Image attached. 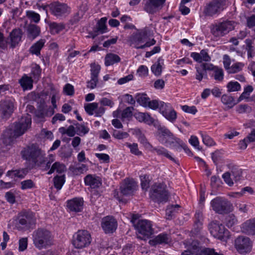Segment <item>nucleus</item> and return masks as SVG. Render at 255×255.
I'll return each mask as SVG.
<instances>
[{
  "instance_id": "nucleus-11",
  "label": "nucleus",
  "mask_w": 255,
  "mask_h": 255,
  "mask_svg": "<svg viewBox=\"0 0 255 255\" xmlns=\"http://www.w3.org/2000/svg\"><path fill=\"white\" fill-rule=\"evenodd\" d=\"M208 229L211 235L216 238L223 240L229 236V232L225 226L217 221H213L208 225Z\"/></svg>"
},
{
  "instance_id": "nucleus-13",
  "label": "nucleus",
  "mask_w": 255,
  "mask_h": 255,
  "mask_svg": "<svg viewBox=\"0 0 255 255\" xmlns=\"http://www.w3.org/2000/svg\"><path fill=\"white\" fill-rule=\"evenodd\" d=\"M235 248L241 254H247L251 252L252 243L247 237L239 236L235 240Z\"/></svg>"
},
{
  "instance_id": "nucleus-12",
  "label": "nucleus",
  "mask_w": 255,
  "mask_h": 255,
  "mask_svg": "<svg viewBox=\"0 0 255 255\" xmlns=\"http://www.w3.org/2000/svg\"><path fill=\"white\" fill-rule=\"evenodd\" d=\"M151 221L147 220H139L134 227L139 234L143 236V238H149L153 234V229Z\"/></svg>"
},
{
  "instance_id": "nucleus-14",
  "label": "nucleus",
  "mask_w": 255,
  "mask_h": 255,
  "mask_svg": "<svg viewBox=\"0 0 255 255\" xmlns=\"http://www.w3.org/2000/svg\"><path fill=\"white\" fill-rule=\"evenodd\" d=\"M101 225L105 234H112L117 229L118 222L113 216H107L102 218Z\"/></svg>"
},
{
  "instance_id": "nucleus-45",
  "label": "nucleus",
  "mask_w": 255,
  "mask_h": 255,
  "mask_svg": "<svg viewBox=\"0 0 255 255\" xmlns=\"http://www.w3.org/2000/svg\"><path fill=\"white\" fill-rule=\"evenodd\" d=\"M101 70V67L98 64L92 63L91 64V78L98 79L99 74Z\"/></svg>"
},
{
  "instance_id": "nucleus-52",
  "label": "nucleus",
  "mask_w": 255,
  "mask_h": 255,
  "mask_svg": "<svg viewBox=\"0 0 255 255\" xmlns=\"http://www.w3.org/2000/svg\"><path fill=\"white\" fill-rule=\"evenodd\" d=\"M133 109V107H128L123 110L121 114V119L124 121L125 119L131 118L132 116V110Z\"/></svg>"
},
{
  "instance_id": "nucleus-28",
  "label": "nucleus",
  "mask_w": 255,
  "mask_h": 255,
  "mask_svg": "<svg viewBox=\"0 0 255 255\" xmlns=\"http://www.w3.org/2000/svg\"><path fill=\"white\" fill-rule=\"evenodd\" d=\"M150 151L153 153H156L158 156L165 157L174 162L176 161L175 159L169 153L168 151L162 146L153 147L152 146V148H151Z\"/></svg>"
},
{
  "instance_id": "nucleus-49",
  "label": "nucleus",
  "mask_w": 255,
  "mask_h": 255,
  "mask_svg": "<svg viewBox=\"0 0 255 255\" xmlns=\"http://www.w3.org/2000/svg\"><path fill=\"white\" fill-rule=\"evenodd\" d=\"M61 132L66 133L69 136H74L76 133V127L75 128L73 126H70L66 129L64 128H60Z\"/></svg>"
},
{
  "instance_id": "nucleus-1",
  "label": "nucleus",
  "mask_w": 255,
  "mask_h": 255,
  "mask_svg": "<svg viewBox=\"0 0 255 255\" xmlns=\"http://www.w3.org/2000/svg\"><path fill=\"white\" fill-rule=\"evenodd\" d=\"M22 158L32 164V168H39L42 171L49 169L54 159L46 156L45 152L38 145L35 143L29 144L24 147L20 152Z\"/></svg>"
},
{
  "instance_id": "nucleus-46",
  "label": "nucleus",
  "mask_w": 255,
  "mask_h": 255,
  "mask_svg": "<svg viewBox=\"0 0 255 255\" xmlns=\"http://www.w3.org/2000/svg\"><path fill=\"white\" fill-rule=\"evenodd\" d=\"M137 135L138 141L146 148L150 150L151 148H152V145L148 142L144 135L139 130H138Z\"/></svg>"
},
{
  "instance_id": "nucleus-35",
  "label": "nucleus",
  "mask_w": 255,
  "mask_h": 255,
  "mask_svg": "<svg viewBox=\"0 0 255 255\" xmlns=\"http://www.w3.org/2000/svg\"><path fill=\"white\" fill-rule=\"evenodd\" d=\"M121 58L118 55L109 53L105 57V64L106 66H109L119 62Z\"/></svg>"
},
{
  "instance_id": "nucleus-25",
  "label": "nucleus",
  "mask_w": 255,
  "mask_h": 255,
  "mask_svg": "<svg viewBox=\"0 0 255 255\" xmlns=\"http://www.w3.org/2000/svg\"><path fill=\"white\" fill-rule=\"evenodd\" d=\"M34 82V80L26 74H23L18 80V83L23 91L31 90Z\"/></svg>"
},
{
  "instance_id": "nucleus-29",
  "label": "nucleus",
  "mask_w": 255,
  "mask_h": 255,
  "mask_svg": "<svg viewBox=\"0 0 255 255\" xmlns=\"http://www.w3.org/2000/svg\"><path fill=\"white\" fill-rule=\"evenodd\" d=\"M45 42V39H40L34 43L29 48V51L30 53L37 56H39L40 55V51L44 47Z\"/></svg>"
},
{
  "instance_id": "nucleus-41",
  "label": "nucleus",
  "mask_w": 255,
  "mask_h": 255,
  "mask_svg": "<svg viewBox=\"0 0 255 255\" xmlns=\"http://www.w3.org/2000/svg\"><path fill=\"white\" fill-rule=\"evenodd\" d=\"M75 126L76 133L81 136H84L87 134L90 130L89 128L84 125L77 123L75 124Z\"/></svg>"
},
{
  "instance_id": "nucleus-54",
  "label": "nucleus",
  "mask_w": 255,
  "mask_h": 255,
  "mask_svg": "<svg viewBox=\"0 0 255 255\" xmlns=\"http://www.w3.org/2000/svg\"><path fill=\"white\" fill-rule=\"evenodd\" d=\"M172 109L173 108L171 104L160 101L159 111L162 115H164L165 113H168V111H171Z\"/></svg>"
},
{
  "instance_id": "nucleus-59",
  "label": "nucleus",
  "mask_w": 255,
  "mask_h": 255,
  "mask_svg": "<svg viewBox=\"0 0 255 255\" xmlns=\"http://www.w3.org/2000/svg\"><path fill=\"white\" fill-rule=\"evenodd\" d=\"M201 136L202 137V140L203 143L207 146H210L215 145L216 143L213 140V139L209 135L202 133Z\"/></svg>"
},
{
  "instance_id": "nucleus-31",
  "label": "nucleus",
  "mask_w": 255,
  "mask_h": 255,
  "mask_svg": "<svg viewBox=\"0 0 255 255\" xmlns=\"http://www.w3.org/2000/svg\"><path fill=\"white\" fill-rule=\"evenodd\" d=\"M135 119L139 122H144L148 125H152L153 124L154 120L147 113L138 112L134 114Z\"/></svg>"
},
{
  "instance_id": "nucleus-34",
  "label": "nucleus",
  "mask_w": 255,
  "mask_h": 255,
  "mask_svg": "<svg viewBox=\"0 0 255 255\" xmlns=\"http://www.w3.org/2000/svg\"><path fill=\"white\" fill-rule=\"evenodd\" d=\"M163 64V60L159 58L157 61L151 66V70L156 76H159L161 75Z\"/></svg>"
},
{
  "instance_id": "nucleus-37",
  "label": "nucleus",
  "mask_w": 255,
  "mask_h": 255,
  "mask_svg": "<svg viewBox=\"0 0 255 255\" xmlns=\"http://www.w3.org/2000/svg\"><path fill=\"white\" fill-rule=\"evenodd\" d=\"M49 170L47 172V174L50 175L56 171L59 173H61L64 172L66 170V167L64 164L59 162H55L52 164L51 168H49Z\"/></svg>"
},
{
  "instance_id": "nucleus-10",
  "label": "nucleus",
  "mask_w": 255,
  "mask_h": 255,
  "mask_svg": "<svg viewBox=\"0 0 255 255\" xmlns=\"http://www.w3.org/2000/svg\"><path fill=\"white\" fill-rule=\"evenodd\" d=\"M211 206L216 213L223 214L230 211L231 204L226 199L217 197L211 201Z\"/></svg>"
},
{
  "instance_id": "nucleus-61",
  "label": "nucleus",
  "mask_w": 255,
  "mask_h": 255,
  "mask_svg": "<svg viewBox=\"0 0 255 255\" xmlns=\"http://www.w3.org/2000/svg\"><path fill=\"white\" fill-rule=\"evenodd\" d=\"M26 15L29 18L35 22H38L40 20L39 14L34 11H28Z\"/></svg>"
},
{
  "instance_id": "nucleus-62",
  "label": "nucleus",
  "mask_w": 255,
  "mask_h": 255,
  "mask_svg": "<svg viewBox=\"0 0 255 255\" xmlns=\"http://www.w3.org/2000/svg\"><path fill=\"white\" fill-rule=\"evenodd\" d=\"M232 174L230 172H226L222 175L224 181L230 186H233L234 182L232 178L231 177Z\"/></svg>"
},
{
  "instance_id": "nucleus-16",
  "label": "nucleus",
  "mask_w": 255,
  "mask_h": 255,
  "mask_svg": "<svg viewBox=\"0 0 255 255\" xmlns=\"http://www.w3.org/2000/svg\"><path fill=\"white\" fill-rule=\"evenodd\" d=\"M137 185L131 179H125L120 186L121 193L125 196L132 195L136 190Z\"/></svg>"
},
{
  "instance_id": "nucleus-48",
  "label": "nucleus",
  "mask_w": 255,
  "mask_h": 255,
  "mask_svg": "<svg viewBox=\"0 0 255 255\" xmlns=\"http://www.w3.org/2000/svg\"><path fill=\"white\" fill-rule=\"evenodd\" d=\"M229 92L238 91L241 89V85L238 82H230L227 85Z\"/></svg>"
},
{
  "instance_id": "nucleus-57",
  "label": "nucleus",
  "mask_w": 255,
  "mask_h": 255,
  "mask_svg": "<svg viewBox=\"0 0 255 255\" xmlns=\"http://www.w3.org/2000/svg\"><path fill=\"white\" fill-rule=\"evenodd\" d=\"M113 135L116 138L122 139L128 137L129 134L127 132L121 131L118 130H114Z\"/></svg>"
},
{
  "instance_id": "nucleus-32",
  "label": "nucleus",
  "mask_w": 255,
  "mask_h": 255,
  "mask_svg": "<svg viewBox=\"0 0 255 255\" xmlns=\"http://www.w3.org/2000/svg\"><path fill=\"white\" fill-rule=\"evenodd\" d=\"M29 170L27 168H21L14 170H9L6 173V176L11 178L18 177L23 178L28 173Z\"/></svg>"
},
{
  "instance_id": "nucleus-42",
  "label": "nucleus",
  "mask_w": 255,
  "mask_h": 255,
  "mask_svg": "<svg viewBox=\"0 0 255 255\" xmlns=\"http://www.w3.org/2000/svg\"><path fill=\"white\" fill-rule=\"evenodd\" d=\"M54 186L58 190H60L65 182V176L56 175L53 178Z\"/></svg>"
},
{
  "instance_id": "nucleus-50",
  "label": "nucleus",
  "mask_w": 255,
  "mask_h": 255,
  "mask_svg": "<svg viewBox=\"0 0 255 255\" xmlns=\"http://www.w3.org/2000/svg\"><path fill=\"white\" fill-rule=\"evenodd\" d=\"M167 120L171 123H174L177 119V113L173 108L167 113L163 115Z\"/></svg>"
},
{
  "instance_id": "nucleus-63",
  "label": "nucleus",
  "mask_w": 255,
  "mask_h": 255,
  "mask_svg": "<svg viewBox=\"0 0 255 255\" xmlns=\"http://www.w3.org/2000/svg\"><path fill=\"white\" fill-rule=\"evenodd\" d=\"M28 240L27 238H23L19 240L18 250L20 252H23L27 248Z\"/></svg>"
},
{
  "instance_id": "nucleus-64",
  "label": "nucleus",
  "mask_w": 255,
  "mask_h": 255,
  "mask_svg": "<svg viewBox=\"0 0 255 255\" xmlns=\"http://www.w3.org/2000/svg\"><path fill=\"white\" fill-rule=\"evenodd\" d=\"M137 73L138 74L139 76L146 77L148 73V68L145 65H141L138 67L137 70Z\"/></svg>"
},
{
  "instance_id": "nucleus-22",
  "label": "nucleus",
  "mask_w": 255,
  "mask_h": 255,
  "mask_svg": "<svg viewBox=\"0 0 255 255\" xmlns=\"http://www.w3.org/2000/svg\"><path fill=\"white\" fill-rule=\"evenodd\" d=\"M23 32L19 28L14 29L10 33L9 38L10 41L8 43L10 44V47L14 48L21 41Z\"/></svg>"
},
{
  "instance_id": "nucleus-51",
  "label": "nucleus",
  "mask_w": 255,
  "mask_h": 255,
  "mask_svg": "<svg viewBox=\"0 0 255 255\" xmlns=\"http://www.w3.org/2000/svg\"><path fill=\"white\" fill-rule=\"evenodd\" d=\"M35 187V183L31 179H27L21 182V188L22 190L32 189Z\"/></svg>"
},
{
  "instance_id": "nucleus-15",
  "label": "nucleus",
  "mask_w": 255,
  "mask_h": 255,
  "mask_svg": "<svg viewBox=\"0 0 255 255\" xmlns=\"http://www.w3.org/2000/svg\"><path fill=\"white\" fill-rule=\"evenodd\" d=\"M157 136L158 140L162 144L167 145L171 144L175 141V137L173 133L166 127H158L157 129Z\"/></svg>"
},
{
  "instance_id": "nucleus-20",
  "label": "nucleus",
  "mask_w": 255,
  "mask_h": 255,
  "mask_svg": "<svg viewBox=\"0 0 255 255\" xmlns=\"http://www.w3.org/2000/svg\"><path fill=\"white\" fill-rule=\"evenodd\" d=\"M84 182L86 186L91 188H99L102 185L101 178L95 174H88L84 178Z\"/></svg>"
},
{
  "instance_id": "nucleus-17",
  "label": "nucleus",
  "mask_w": 255,
  "mask_h": 255,
  "mask_svg": "<svg viewBox=\"0 0 255 255\" xmlns=\"http://www.w3.org/2000/svg\"><path fill=\"white\" fill-rule=\"evenodd\" d=\"M166 0H144L145 1L143 9L147 12L153 14L155 13L158 8L162 7Z\"/></svg>"
},
{
  "instance_id": "nucleus-6",
  "label": "nucleus",
  "mask_w": 255,
  "mask_h": 255,
  "mask_svg": "<svg viewBox=\"0 0 255 255\" xmlns=\"http://www.w3.org/2000/svg\"><path fill=\"white\" fill-rule=\"evenodd\" d=\"M147 37V30L144 29L132 35L129 41L131 44H133L136 49H144L145 47L153 45L156 43V41L152 39L150 41H147L145 44H141L145 41Z\"/></svg>"
},
{
  "instance_id": "nucleus-18",
  "label": "nucleus",
  "mask_w": 255,
  "mask_h": 255,
  "mask_svg": "<svg viewBox=\"0 0 255 255\" xmlns=\"http://www.w3.org/2000/svg\"><path fill=\"white\" fill-rule=\"evenodd\" d=\"M0 111L3 118H8L13 112L14 105L10 100L1 101Z\"/></svg>"
},
{
  "instance_id": "nucleus-7",
  "label": "nucleus",
  "mask_w": 255,
  "mask_h": 255,
  "mask_svg": "<svg viewBox=\"0 0 255 255\" xmlns=\"http://www.w3.org/2000/svg\"><path fill=\"white\" fill-rule=\"evenodd\" d=\"M235 27L234 21L226 20L213 25L211 30L215 36L222 37L233 30Z\"/></svg>"
},
{
  "instance_id": "nucleus-43",
  "label": "nucleus",
  "mask_w": 255,
  "mask_h": 255,
  "mask_svg": "<svg viewBox=\"0 0 255 255\" xmlns=\"http://www.w3.org/2000/svg\"><path fill=\"white\" fill-rule=\"evenodd\" d=\"M221 101L224 105H228L230 108L234 106L237 103L235 102L233 97L226 94L223 95L221 97Z\"/></svg>"
},
{
  "instance_id": "nucleus-5",
  "label": "nucleus",
  "mask_w": 255,
  "mask_h": 255,
  "mask_svg": "<svg viewBox=\"0 0 255 255\" xmlns=\"http://www.w3.org/2000/svg\"><path fill=\"white\" fill-rule=\"evenodd\" d=\"M226 7V0H212L204 6L203 13L205 16L213 17L220 14Z\"/></svg>"
},
{
  "instance_id": "nucleus-39",
  "label": "nucleus",
  "mask_w": 255,
  "mask_h": 255,
  "mask_svg": "<svg viewBox=\"0 0 255 255\" xmlns=\"http://www.w3.org/2000/svg\"><path fill=\"white\" fill-rule=\"evenodd\" d=\"M180 207V206L178 205L168 206L166 210V219L171 220L175 214L177 212Z\"/></svg>"
},
{
  "instance_id": "nucleus-30",
  "label": "nucleus",
  "mask_w": 255,
  "mask_h": 255,
  "mask_svg": "<svg viewBox=\"0 0 255 255\" xmlns=\"http://www.w3.org/2000/svg\"><path fill=\"white\" fill-rule=\"evenodd\" d=\"M40 33V28L35 24H30L27 28V38L31 40H34Z\"/></svg>"
},
{
  "instance_id": "nucleus-21",
  "label": "nucleus",
  "mask_w": 255,
  "mask_h": 255,
  "mask_svg": "<svg viewBox=\"0 0 255 255\" xmlns=\"http://www.w3.org/2000/svg\"><path fill=\"white\" fill-rule=\"evenodd\" d=\"M84 201L82 198H75L67 202L68 209L72 212H79L83 209Z\"/></svg>"
},
{
  "instance_id": "nucleus-47",
  "label": "nucleus",
  "mask_w": 255,
  "mask_h": 255,
  "mask_svg": "<svg viewBox=\"0 0 255 255\" xmlns=\"http://www.w3.org/2000/svg\"><path fill=\"white\" fill-rule=\"evenodd\" d=\"M246 43L247 45L246 49L248 52V58H252L255 55L254 48L252 45V41L251 39H247L246 40Z\"/></svg>"
},
{
  "instance_id": "nucleus-19",
  "label": "nucleus",
  "mask_w": 255,
  "mask_h": 255,
  "mask_svg": "<svg viewBox=\"0 0 255 255\" xmlns=\"http://www.w3.org/2000/svg\"><path fill=\"white\" fill-rule=\"evenodd\" d=\"M51 13L58 17L61 16L68 11V6L64 3L55 2L49 5Z\"/></svg>"
},
{
  "instance_id": "nucleus-55",
  "label": "nucleus",
  "mask_w": 255,
  "mask_h": 255,
  "mask_svg": "<svg viewBox=\"0 0 255 255\" xmlns=\"http://www.w3.org/2000/svg\"><path fill=\"white\" fill-rule=\"evenodd\" d=\"M244 64L242 63L238 62L233 64L228 71L229 73H235L242 70Z\"/></svg>"
},
{
  "instance_id": "nucleus-36",
  "label": "nucleus",
  "mask_w": 255,
  "mask_h": 255,
  "mask_svg": "<svg viewBox=\"0 0 255 255\" xmlns=\"http://www.w3.org/2000/svg\"><path fill=\"white\" fill-rule=\"evenodd\" d=\"M168 236L167 234H160L157 236L154 239L149 241L151 245L154 246L157 244H166L168 242Z\"/></svg>"
},
{
  "instance_id": "nucleus-38",
  "label": "nucleus",
  "mask_w": 255,
  "mask_h": 255,
  "mask_svg": "<svg viewBox=\"0 0 255 255\" xmlns=\"http://www.w3.org/2000/svg\"><path fill=\"white\" fill-rule=\"evenodd\" d=\"M135 99L140 105L144 107H147L148 101L150 100L147 95L143 93L137 94Z\"/></svg>"
},
{
  "instance_id": "nucleus-4",
  "label": "nucleus",
  "mask_w": 255,
  "mask_h": 255,
  "mask_svg": "<svg viewBox=\"0 0 255 255\" xmlns=\"http://www.w3.org/2000/svg\"><path fill=\"white\" fill-rule=\"evenodd\" d=\"M35 222V218L32 212L23 211L17 215L14 220V225L19 231H26L31 228Z\"/></svg>"
},
{
  "instance_id": "nucleus-9",
  "label": "nucleus",
  "mask_w": 255,
  "mask_h": 255,
  "mask_svg": "<svg viewBox=\"0 0 255 255\" xmlns=\"http://www.w3.org/2000/svg\"><path fill=\"white\" fill-rule=\"evenodd\" d=\"M91 242L90 234L86 230H79L73 236L72 244L77 249L88 246Z\"/></svg>"
},
{
  "instance_id": "nucleus-53",
  "label": "nucleus",
  "mask_w": 255,
  "mask_h": 255,
  "mask_svg": "<svg viewBox=\"0 0 255 255\" xmlns=\"http://www.w3.org/2000/svg\"><path fill=\"white\" fill-rule=\"evenodd\" d=\"M225 222L227 226L231 228L237 223V220L234 215L230 214L226 217Z\"/></svg>"
},
{
  "instance_id": "nucleus-33",
  "label": "nucleus",
  "mask_w": 255,
  "mask_h": 255,
  "mask_svg": "<svg viewBox=\"0 0 255 255\" xmlns=\"http://www.w3.org/2000/svg\"><path fill=\"white\" fill-rule=\"evenodd\" d=\"M41 74V69L40 67L37 64H34L32 66L31 69V72L29 76L34 80L35 82H37L40 77Z\"/></svg>"
},
{
  "instance_id": "nucleus-27",
  "label": "nucleus",
  "mask_w": 255,
  "mask_h": 255,
  "mask_svg": "<svg viewBox=\"0 0 255 255\" xmlns=\"http://www.w3.org/2000/svg\"><path fill=\"white\" fill-rule=\"evenodd\" d=\"M242 231L248 235H255V220H249L242 224Z\"/></svg>"
},
{
  "instance_id": "nucleus-23",
  "label": "nucleus",
  "mask_w": 255,
  "mask_h": 255,
  "mask_svg": "<svg viewBox=\"0 0 255 255\" xmlns=\"http://www.w3.org/2000/svg\"><path fill=\"white\" fill-rule=\"evenodd\" d=\"M107 18L106 17L101 18L97 22L96 26L94 28L93 32L91 34L92 38H95L99 33L102 34L107 31V27L106 25Z\"/></svg>"
},
{
  "instance_id": "nucleus-56",
  "label": "nucleus",
  "mask_w": 255,
  "mask_h": 255,
  "mask_svg": "<svg viewBox=\"0 0 255 255\" xmlns=\"http://www.w3.org/2000/svg\"><path fill=\"white\" fill-rule=\"evenodd\" d=\"M202 253L203 255H224L221 251L218 252L214 249L208 248L203 249Z\"/></svg>"
},
{
  "instance_id": "nucleus-8",
  "label": "nucleus",
  "mask_w": 255,
  "mask_h": 255,
  "mask_svg": "<svg viewBox=\"0 0 255 255\" xmlns=\"http://www.w3.org/2000/svg\"><path fill=\"white\" fill-rule=\"evenodd\" d=\"M168 193L166 185L163 183L155 184L150 191V198L155 202H166L168 199Z\"/></svg>"
},
{
  "instance_id": "nucleus-60",
  "label": "nucleus",
  "mask_w": 255,
  "mask_h": 255,
  "mask_svg": "<svg viewBox=\"0 0 255 255\" xmlns=\"http://www.w3.org/2000/svg\"><path fill=\"white\" fill-rule=\"evenodd\" d=\"M127 146L129 148L130 152L135 155H139L141 154V152L139 151L137 143H133L130 144L129 143H126Z\"/></svg>"
},
{
  "instance_id": "nucleus-2",
  "label": "nucleus",
  "mask_w": 255,
  "mask_h": 255,
  "mask_svg": "<svg viewBox=\"0 0 255 255\" xmlns=\"http://www.w3.org/2000/svg\"><path fill=\"white\" fill-rule=\"evenodd\" d=\"M31 117L29 114L22 117L18 122H15L13 128L6 129L2 135V143L5 145H10L16 137L22 135L30 127Z\"/></svg>"
},
{
  "instance_id": "nucleus-3",
  "label": "nucleus",
  "mask_w": 255,
  "mask_h": 255,
  "mask_svg": "<svg viewBox=\"0 0 255 255\" xmlns=\"http://www.w3.org/2000/svg\"><path fill=\"white\" fill-rule=\"evenodd\" d=\"M34 246L38 249L47 248L53 244L51 233L47 230L38 229L33 233Z\"/></svg>"
},
{
  "instance_id": "nucleus-24",
  "label": "nucleus",
  "mask_w": 255,
  "mask_h": 255,
  "mask_svg": "<svg viewBox=\"0 0 255 255\" xmlns=\"http://www.w3.org/2000/svg\"><path fill=\"white\" fill-rule=\"evenodd\" d=\"M191 57L196 62L201 63L202 62H209L211 60V57L208 53L206 49L201 50L200 53L192 52L191 53Z\"/></svg>"
},
{
  "instance_id": "nucleus-44",
  "label": "nucleus",
  "mask_w": 255,
  "mask_h": 255,
  "mask_svg": "<svg viewBox=\"0 0 255 255\" xmlns=\"http://www.w3.org/2000/svg\"><path fill=\"white\" fill-rule=\"evenodd\" d=\"M99 104L96 102L87 104L84 106V109L86 113L90 116L95 114L96 109H97Z\"/></svg>"
},
{
  "instance_id": "nucleus-58",
  "label": "nucleus",
  "mask_w": 255,
  "mask_h": 255,
  "mask_svg": "<svg viewBox=\"0 0 255 255\" xmlns=\"http://www.w3.org/2000/svg\"><path fill=\"white\" fill-rule=\"evenodd\" d=\"M214 79L216 80L222 81L224 78V72L223 69L221 68H219L218 67H216L215 69L214 70Z\"/></svg>"
},
{
  "instance_id": "nucleus-26",
  "label": "nucleus",
  "mask_w": 255,
  "mask_h": 255,
  "mask_svg": "<svg viewBox=\"0 0 255 255\" xmlns=\"http://www.w3.org/2000/svg\"><path fill=\"white\" fill-rule=\"evenodd\" d=\"M228 167L230 170L232 178L235 182L239 181L242 179V170L238 166L231 163L228 164Z\"/></svg>"
},
{
  "instance_id": "nucleus-40",
  "label": "nucleus",
  "mask_w": 255,
  "mask_h": 255,
  "mask_svg": "<svg viewBox=\"0 0 255 255\" xmlns=\"http://www.w3.org/2000/svg\"><path fill=\"white\" fill-rule=\"evenodd\" d=\"M49 27L51 34H57L65 28V25L63 23L52 22L49 24Z\"/></svg>"
}]
</instances>
